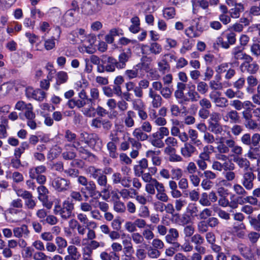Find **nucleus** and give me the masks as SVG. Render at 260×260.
<instances>
[{"label": "nucleus", "mask_w": 260, "mask_h": 260, "mask_svg": "<svg viewBox=\"0 0 260 260\" xmlns=\"http://www.w3.org/2000/svg\"><path fill=\"white\" fill-rule=\"evenodd\" d=\"M214 104L217 108H225L229 106V101L226 98L220 96Z\"/></svg>", "instance_id": "bf43d9fd"}, {"label": "nucleus", "mask_w": 260, "mask_h": 260, "mask_svg": "<svg viewBox=\"0 0 260 260\" xmlns=\"http://www.w3.org/2000/svg\"><path fill=\"white\" fill-rule=\"evenodd\" d=\"M46 171V168L43 165H41L36 167H32L29 170V175L30 178L34 179L38 175H41Z\"/></svg>", "instance_id": "c9c22d12"}, {"label": "nucleus", "mask_w": 260, "mask_h": 260, "mask_svg": "<svg viewBox=\"0 0 260 260\" xmlns=\"http://www.w3.org/2000/svg\"><path fill=\"white\" fill-rule=\"evenodd\" d=\"M234 160L240 168L244 169L245 171H250V164L247 158L237 156L234 158Z\"/></svg>", "instance_id": "2f4dec72"}, {"label": "nucleus", "mask_w": 260, "mask_h": 260, "mask_svg": "<svg viewBox=\"0 0 260 260\" xmlns=\"http://www.w3.org/2000/svg\"><path fill=\"white\" fill-rule=\"evenodd\" d=\"M74 148H76L79 152L82 154V157L86 158L87 157H89L91 155V153L87 150L85 149L82 147L80 146V143L79 142H74L72 145Z\"/></svg>", "instance_id": "864d4df0"}, {"label": "nucleus", "mask_w": 260, "mask_h": 260, "mask_svg": "<svg viewBox=\"0 0 260 260\" xmlns=\"http://www.w3.org/2000/svg\"><path fill=\"white\" fill-rule=\"evenodd\" d=\"M86 173L90 177L96 180L98 185L102 188V194H106L109 191L110 186L108 184V178L103 173L102 169L89 166L86 169Z\"/></svg>", "instance_id": "f257e3e1"}, {"label": "nucleus", "mask_w": 260, "mask_h": 260, "mask_svg": "<svg viewBox=\"0 0 260 260\" xmlns=\"http://www.w3.org/2000/svg\"><path fill=\"white\" fill-rule=\"evenodd\" d=\"M74 204L69 200L64 201L62 206L56 205L53 210L56 215H58L63 220H68L74 216Z\"/></svg>", "instance_id": "7ed1b4c3"}, {"label": "nucleus", "mask_w": 260, "mask_h": 260, "mask_svg": "<svg viewBox=\"0 0 260 260\" xmlns=\"http://www.w3.org/2000/svg\"><path fill=\"white\" fill-rule=\"evenodd\" d=\"M246 226L243 222H234L233 225V231L236 236L240 239H244L246 233Z\"/></svg>", "instance_id": "4be33fe9"}, {"label": "nucleus", "mask_w": 260, "mask_h": 260, "mask_svg": "<svg viewBox=\"0 0 260 260\" xmlns=\"http://www.w3.org/2000/svg\"><path fill=\"white\" fill-rule=\"evenodd\" d=\"M80 140L89 146H93L96 150L100 149L102 146V141L95 135H89L86 133H82Z\"/></svg>", "instance_id": "1a4fd4ad"}, {"label": "nucleus", "mask_w": 260, "mask_h": 260, "mask_svg": "<svg viewBox=\"0 0 260 260\" xmlns=\"http://www.w3.org/2000/svg\"><path fill=\"white\" fill-rule=\"evenodd\" d=\"M244 7L241 3H238L234 8L230 10V14L231 17L238 18L240 17V13L243 12Z\"/></svg>", "instance_id": "58836bf2"}, {"label": "nucleus", "mask_w": 260, "mask_h": 260, "mask_svg": "<svg viewBox=\"0 0 260 260\" xmlns=\"http://www.w3.org/2000/svg\"><path fill=\"white\" fill-rule=\"evenodd\" d=\"M37 192L38 193V199L44 204V203L47 201L48 199V189L45 186L40 185L37 188Z\"/></svg>", "instance_id": "7c9ffc66"}, {"label": "nucleus", "mask_w": 260, "mask_h": 260, "mask_svg": "<svg viewBox=\"0 0 260 260\" xmlns=\"http://www.w3.org/2000/svg\"><path fill=\"white\" fill-rule=\"evenodd\" d=\"M197 92L199 93L204 94L206 93L208 90V86L206 82L200 81L197 83Z\"/></svg>", "instance_id": "680f3d73"}, {"label": "nucleus", "mask_w": 260, "mask_h": 260, "mask_svg": "<svg viewBox=\"0 0 260 260\" xmlns=\"http://www.w3.org/2000/svg\"><path fill=\"white\" fill-rule=\"evenodd\" d=\"M162 183L157 180H153L152 182L147 183L145 185V191L149 194L153 195L155 193V189L158 190Z\"/></svg>", "instance_id": "c756f323"}, {"label": "nucleus", "mask_w": 260, "mask_h": 260, "mask_svg": "<svg viewBox=\"0 0 260 260\" xmlns=\"http://www.w3.org/2000/svg\"><path fill=\"white\" fill-rule=\"evenodd\" d=\"M14 236L17 238L23 237L27 239L29 237L30 231L27 225L22 224L20 226L15 227L13 230Z\"/></svg>", "instance_id": "a211bd4d"}, {"label": "nucleus", "mask_w": 260, "mask_h": 260, "mask_svg": "<svg viewBox=\"0 0 260 260\" xmlns=\"http://www.w3.org/2000/svg\"><path fill=\"white\" fill-rule=\"evenodd\" d=\"M142 67V64L138 63L134 66L132 69L126 70L124 72L125 76L128 80H132L135 78H138L139 76V69Z\"/></svg>", "instance_id": "393cba45"}, {"label": "nucleus", "mask_w": 260, "mask_h": 260, "mask_svg": "<svg viewBox=\"0 0 260 260\" xmlns=\"http://www.w3.org/2000/svg\"><path fill=\"white\" fill-rule=\"evenodd\" d=\"M55 243L57 245V252L58 253L62 254L64 249L67 246V240L61 237H57L55 238Z\"/></svg>", "instance_id": "a19ab883"}, {"label": "nucleus", "mask_w": 260, "mask_h": 260, "mask_svg": "<svg viewBox=\"0 0 260 260\" xmlns=\"http://www.w3.org/2000/svg\"><path fill=\"white\" fill-rule=\"evenodd\" d=\"M16 192L17 196L24 200V206L26 209L32 210L36 208L37 201L34 199L32 194L30 192L22 189H19L16 190Z\"/></svg>", "instance_id": "0eeeda50"}, {"label": "nucleus", "mask_w": 260, "mask_h": 260, "mask_svg": "<svg viewBox=\"0 0 260 260\" xmlns=\"http://www.w3.org/2000/svg\"><path fill=\"white\" fill-rule=\"evenodd\" d=\"M61 148L58 146H54L49 151L47 157L48 158H54L56 157L57 155L61 152Z\"/></svg>", "instance_id": "052dcab7"}, {"label": "nucleus", "mask_w": 260, "mask_h": 260, "mask_svg": "<svg viewBox=\"0 0 260 260\" xmlns=\"http://www.w3.org/2000/svg\"><path fill=\"white\" fill-rule=\"evenodd\" d=\"M250 50L252 55L256 57L260 56V45L258 43H253L250 46Z\"/></svg>", "instance_id": "69168bd1"}, {"label": "nucleus", "mask_w": 260, "mask_h": 260, "mask_svg": "<svg viewBox=\"0 0 260 260\" xmlns=\"http://www.w3.org/2000/svg\"><path fill=\"white\" fill-rule=\"evenodd\" d=\"M148 98L151 100V105L154 108H158L162 105V98L160 94L157 93L154 90L149 89Z\"/></svg>", "instance_id": "dca6fc26"}, {"label": "nucleus", "mask_w": 260, "mask_h": 260, "mask_svg": "<svg viewBox=\"0 0 260 260\" xmlns=\"http://www.w3.org/2000/svg\"><path fill=\"white\" fill-rule=\"evenodd\" d=\"M107 149L109 152V155L113 158H116L118 157V154L116 151L117 147L113 142H109L107 145Z\"/></svg>", "instance_id": "de8ad7c7"}, {"label": "nucleus", "mask_w": 260, "mask_h": 260, "mask_svg": "<svg viewBox=\"0 0 260 260\" xmlns=\"http://www.w3.org/2000/svg\"><path fill=\"white\" fill-rule=\"evenodd\" d=\"M187 95L192 102L198 101L201 98L199 93L195 90L194 85H192L189 87Z\"/></svg>", "instance_id": "79ce46f5"}, {"label": "nucleus", "mask_w": 260, "mask_h": 260, "mask_svg": "<svg viewBox=\"0 0 260 260\" xmlns=\"http://www.w3.org/2000/svg\"><path fill=\"white\" fill-rule=\"evenodd\" d=\"M247 237L250 243L255 244L260 238V233L256 232H251L248 234Z\"/></svg>", "instance_id": "774afa93"}, {"label": "nucleus", "mask_w": 260, "mask_h": 260, "mask_svg": "<svg viewBox=\"0 0 260 260\" xmlns=\"http://www.w3.org/2000/svg\"><path fill=\"white\" fill-rule=\"evenodd\" d=\"M68 80V75L66 72L59 71L56 75V83L54 87L56 90L59 89V86L67 82Z\"/></svg>", "instance_id": "bb28decb"}, {"label": "nucleus", "mask_w": 260, "mask_h": 260, "mask_svg": "<svg viewBox=\"0 0 260 260\" xmlns=\"http://www.w3.org/2000/svg\"><path fill=\"white\" fill-rule=\"evenodd\" d=\"M78 12L74 10H69L62 16L61 23L66 27H70L78 21Z\"/></svg>", "instance_id": "ddd939ff"}, {"label": "nucleus", "mask_w": 260, "mask_h": 260, "mask_svg": "<svg viewBox=\"0 0 260 260\" xmlns=\"http://www.w3.org/2000/svg\"><path fill=\"white\" fill-rule=\"evenodd\" d=\"M78 183L85 187V189L91 198L101 197L102 192L97 190L95 183L91 180L88 181L87 178L84 176H80L77 180Z\"/></svg>", "instance_id": "39448f33"}, {"label": "nucleus", "mask_w": 260, "mask_h": 260, "mask_svg": "<svg viewBox=\"0 0 260 260\" xmlns=\"http://www.w3.org/2000/svg\"><path fill=\"white\" fill-rule=\"evenodd\" d=\"M103 63H106V71L107 72H113L115 69H119L118 67L117 60L113 57H108L106 62L102 61Z\"/></svg>", "instance_id": "a878e982"}, {"label": "nucleus", "mask_w": 260, "mask_h": 260, "mask_svg": "<svg viewBox=\"0 0 260 260\" xmlns=\"http://www.w3.org/2000/svg\"><path fill=\"white\" fill-rule=\"evenodd\" d=\"M196 151L195 146L190 142L185 143L180 149L181 155L186 158L191 157Z\"/></svg>", "instance_id": "6ab92c4d"}, {"label": "nucleus", "mask_w": 260, "mask_h": 260, "mask_svg": "<svg viewBox=\"0 0 260 260\" xmlns=\"http://www.w3.org/2000/svg\"><path fill=\"white\" fill-rule=\"evenodd\" d=\"M164 17L167 19L174 18L176 15V11L173 7H168L163 10Z\"/></svg>", "instance_id": "5fc2aeb1"}, {"label": "nucleus", "mask_w": 260, "mask_h": 260, "mask_svg": "<svg viewBox=\"0 0 260 260\" xmlns=\"http://www.w3.org/2000/svg\"><path fill=\"white\" fill-rule=\"evenodd\" d=\"M113 208L117 213H124L126 210L125 204L120 201H115L113 204Z\"/></svg>", "instance_id": "6e6d98bb"}, {"label": "nucleus", "mask_w": 260, "mask_h": 260, "mask_svg": "<svg viewBox=\"0 0 260 260\" xmlns=\"http://www.w3.org/2000/svg\"><path fill=\"white\" fill-rule=\"evenodd\" d=\"M51 185L56 191L59 192H65L71 188L70 181L60 177L54 178L52 180Z\"/></svg>", "instance_id": "6e6552de"}, {"label": "nucleus", "mask_w": 260, "mask_h": 260, "mask_svg": "<svg viewBox=\"0 0 260 260\" xmlns=\"http://www.w3.org/2000/svg\"><path fill=\"white\" fill-rule=\"evenodd\" d=\"M29 147L28 143L24 142L21 143L19 148L15 149L14 155L16 157H20L21 154L24 152L25 149H27Z\"/></svg>", "instance_id": "13d9d810"}, {"label": "nucleus", "mask_w": 260, "mask_h": 260, "mask_svg": "<svg viewBox=\"0 0 260 260\" xmlns=\"http://www.w3.org/2000/svg\"><path fill=\"white\" fill-rule=\"evenodd\" d=\"M233 189L234 192L238 196L237 197H245L247 194V190L242 185L238 183H235L233 185Z\"/></svg>", "instance_id": "c03bdc74"}, {"label": "nucleus", "mask_w": 260, "mask_h": 260, "mask_svg": "<svg viewBox=\"0 0 260 260\" xmlns=\"http://www.w3.org/2000/svg\"><path fill=\"white\" fill-rule=\"evenodd\" d=\"M255 176L252 171L251 169L250 171H246L243 173L241 184L247 190H251L254 187V181Z\"/></svg>", "instance_id": "4468645a"}, {"label": "nucleus", "mask_w": 260, "mask_h": 260, "mask_svg": "<svg viewBox=\"0 0 260 260\" xmlns=\"http://www.w3.org/2000/svg\"><path fill=\"white\" fill-rule=\"evenodd\" d=\"M231 201L229 202V207L233 209L238 207L239 205H243V202L241 197H235V194H233L230 197Z\"/></svg>", "instance_id": "37998d69"}, {"label": "nucleus", "mask_w": 260, "mask_h": 260, "mask_svg": "<svg viewBox=\"0 0 260 260\" xmlns=\"http://www.w3.org/2000/svg\"><path fill=\"white\" fill-rule=\"evenodd\" d=\"M128 188H123L119 191V193L123 200H128L129 198H133L134 195H137V191L136 189Z\"/></svg>", "instance_id": "e433bc0d"}, {"label": "nucleus", "mask_w": 260, "mask_h": 260, "mask_svg": "<svg viewBox=\"0 0 260 260\" xmlns=\"http://www.w3.org/2000/svg\"><path fill=\"white\" fill-rule=\"evenodd\" d=\"M160 153V150H150L146 152V155L147 157L151 158L153 165L159 166L161 164V158L158 156Z\"/></svg>", "instance_id": "5701e85b"}, {"label": "nucleus", "mask_w": 260, "mask_h": 260, "mask_svg": "<svg viewBox=\"0 0 260 260\" xmlns=\"http://www.w3.org/2000/svg\"><path fill=\"white\" fill-rule=\"evenodd\" d=\"M186 89L185 83L178 82L176 85V89L174 91V96L177 100L182 99L184 97V90Z\"/></svg>", "instance_id": "f704fd0d"}, {"label": "nucleus", "mask_w": 260, "mask_h": 260, "mask_svg": "<svg viewBox=\"0 0 260 260\" xmlns=\"http://www.w3.org/2000/svg\"><path fill=\"white\" fill-rule=\"evenodd\" d=\"M132 135L135 139L140 141H145L149 139V136L146 133L139 127L136 128L133 131Z\"/></svg>", "instance_id": "473e14b6"}, {"label": "nucleus", "mask_w": 260, "mask_h": 260, "mask_svg": "<svg viewBox=\"0 0 260 260\" xmlns=\"http://www.w3.org/2000/svg\"><path fill=\"white\" fill-rule=\"evenodd\" d=\"M224 94L228 98L230 99H232L235 98L242 99L244 96L243 92L240 91V90L235 91L232 88L227 89L224 92Z\"/></svg>", "instance_id": "ea45409f"}, {"label": "nucleus", "mask_w": 260, "mask_h": 260, "mask_svg": "<svg viewBox=\"0 0 260 260\" xmlns=\"http://www.w3.org/2000/svg\"><path fill=\"white\" fill-rule=\"evenodd\" d=\"M237 250L245 260H260V250L257 249L255 253L253 251L250 246H248L244 243L238 244Z\"/></svg>", "instance_id": "20e7f679"}, {"label": "nucleus", "mask_w": 260, "mask_h": 260, "mask_svg": "<svg viewBox=\"0 0 260 260\" xmlns=\"http://www.w3.org/2000/svg\"><path fill=\"white\" fill-rule=\"evenodd\" d=\"M243 48L240 46H236L232 49L231 54L236 60H244V61L250 56L243 52Z\"/></svg>", "instance_id": "412c9836"}, {"label": "nucleus", "mask_w": 260, "mask_h": 260, "mask_svg": "<svg viewBox=\"0 0 260 260\" xmlns=\"http://www.w3.org/2000/svg\"><path fill=\"white\" fill-rule=\"evenodd\" d=\"M155 198L162 203H167L169 200V198L166 193L165 186L162 183L158 188V190H156Z\"/></svg>", "instance_id": "b1692460"}, {"label": "nucleus", "mask_w": 260, "mask_h": 260, "mask_svg": "<svg viewBox=\"0 0 260 260\" xmlns=\"http://www.w3.org/2000/svg\"><path fill=\"white\" fill-rule=\"evenodd\" d=\"M236 41V34L234 32L230 31L223 34L221 37H218L216 43L221 45L223 48L228 49L230 45H234Z\"/></svg>", "instance_id": "9d476101"}, {"label": "nucleus", "mask_w": 260, "mask_h": 260, "mask_svg": "<svg viewBox=\"0 0 260 260\" xmlns=\"http://www.w3.org/2000/svg\"><path fill=\"white\" fill-rule=\"evenodd\" d=\"M160 95L165 99L169 100L172 96V90L168 86L163 87L160 91Z\"/></svg>", "instance_id": "e2e57ef3"}, {"label": "nucleus", "mask_w": 260, "mask_h": 260, "mask_svg": "<svg viewBox=\"0 0 260 260\" xmlns=\"http://www.w3.org/2000/svg\"><path fill=\"white\" fill-rule=\"evenodd\" d=\"M111 180L113 185L120 184L124 188L131 187V177L129 176L123 177L120 172H114L111 177Z\"/></svg>", "instance_id": "9b49d317"}, {"label": "nucleus", "mask_w": 260, "mask_h": 260, "mask_svg": "<svg viewBox=\"0 0 260 260\" xmlns=\"http://www.w3.org/2000/svg\"><path fill=\"white\" fill-rule=\"evenodd\" d=\"M244 124L245 127L249 130L254 131L259 128L257 123L252 118L244 121Z\"/></svg>", "instance_id": "8fccbe9b"}, {"label": "nucleus", "mask_w": 260, "mask_h": 260, "mask_svg": "<svg viewBox=\"0 0 260 260\" xmlns=\"http://www.w3.org/2000/svg\"><path fill=\"white\" fill-rule=\"evenodd\" d=\"M232 139H225L223 137H220L219 141L217 142V146L215 147L216 154L215 158L217 160L221 161H226L229 157L225 155L229 153L230 147L229 144L231 143Z\"/></svg>", "instance_id": "f03ea898"}, {"label": "nucleus", "mask_w": 260, "mask_h": 260, "mask_svg": "<svg viewBox=\"0 0 260 260\" xmlns=\"http://www.w3.org/2000/svg\"><path fill=\"white\" fill-rule=\"evenodd\" d=\"M246 156L250 159H255L257 160V162H259L260 159L259 147L250 146Z\"/></svg>", "instance_id": "cd10ccee"}, {"label": "nucleus", "mask_w": 260, "mask_h": 260, "mask_svg": "<svg viewBox=\"0 0 260 260\" xmlns=\"http://www.w3.org/2000/svg\"><path fill=\"white\" fill-rule=\"evenodd\" d=\"M253 57L249 56L240 66L242 72H247L250 74H254L259 69V66L256 62H252Z\"/></svg>", "instance_id": "f8f14e48"}, {"label": "nucleus", "mask_w": 260, "mask_h": 260, "mask_svg": "<svg viewBox=\"0 0 260 260\" xmlns=\"http://www.w3.org/2000/svg\"><path fill=\"white\" fill-rule=\"evenodd\" d=\"M132 56V51L130 48H127L123 50L118 57V67L119 69H123L125 68L126 62Z\"/></svg>", "instance_id": "2eb2a0df"}, {"label": "nucleus", "mask_w": 260, "mask_h": 260, "mask_svg": "<svg viewBox=\"0 0 260 260\" xmlns=\"http://www.w3.org/2000/svg\"><path fill=\"white\" fill-rule=\"evenodd\" d=\"M227 163H224L222 164L221 162L217 160H214L213 161L212 164V168L214 170L218 171L219 172H221L223 169L225 171H226V165Z\"/></svg>", "instance_id": "0e129e2a"}, {"label": "nucleus", "mask_w": 260, "mask_h": 260, "mask_svg": "<svg viewBox=\"0 0 260 260\" xmlns=\"http://www.w3.org/2000/svg\"><path fill=\"white\" fill-rule=\"evenodd\" d=\"M229 145L232 153L237 155L238 156L241 155L242 154V148L241 146L236 145V142L233 139H232L231 143H230Z\"/></svg>", "instance_id": "3c124183"}, {"label": "nucleus", "mask_w": 260, "mask_h": 260, "mask_svg": "<svg viewBox=\"0 0 260 260\" xmlns=\"http://www.w3.org/2000/svg\"><path fill=\"white\" fill-rule=\"evenodd\" d=\"M191 222V218L190 215L186 214H183L178 219V223L180 225H187Z\"/></svg>", "instance_id": "4d7b16f0"}, {"label": "nucleus", "mask_w": 260, "mask_h": 260, "mask_svg": "<svg viewBox=\"0 0 260 260\" xmlns=\"http://www.w3.org/2000/svg\"><path fill=\"white\" fill-rule=\"evenodd\" d=\"M199 202L203 206L207 207L211 206V202L209 200L208 195L207 192H203L201 194Z\"/></svg>", "instance_id": "338daca9"}, {"label": "nucleus", "mask_w": 260, "mask_h": 260, "mask_svg": "<svg viewBox=\"0 0 260 260\" xmlns=\"http://www.w3.org/2000/svg\"><path fill=\"white\" fill-rule=\"evenodd\" d=\"M240 117L238 112L235 110L228 111L223 117L224 122H230L231 123H237L240 121Z\"/></svg>", "instance_id": "aec40b11"}, {"label": "nucleus", "mask_w": 260, "mask_h": 260, "mask_svg": "<svg viewBox=\"0 0 260 260\" xmlns=\"http://www.w3.org/2000/svg\"><path fill=\"white\" fill-rule=\"evenodd\" d=\"M157 64L159 71L162 74L168 72L170 70V64L166 59H162L161 61L158 62Z\"/></svg>", "instance_id": "09e8293b"}, {"label": "nucleus", "mask_w": 260, "mask_h": 260, "mask_svg": "<svg viewBox=\"0 0 260 260\" xmlns=\"http://www.w3.org/2000/svg\"><path fill=\"white\" fill-rule=\"evenodd\" d=\"M179 237V234L177 229L170 228L165 236V241L167 243L171 242L172 241H178Z\"/></svg>", "instance_id": "72a5a7b5"}, {"label": "nucleus", "mask_w": 260, "mask_h": 260, "mask_svg": "<svg viewBox=\"0 0 260 260\" xmlns=\"http://www.w3.org/2000/svg\"><path fill=\"white\" fill-rule=\"evenodd\" d=\"M252 75L253 74H251L247 78V83L248 86L247 87L246 90L248 92H251V88L256 86L258 83L257 78Z\"/></svg>", "instance_id": "a18cd8bd"}, {"label": "nucleus", "mask_w": 260, "mask_h": 260, "mask_svg": "<svg viewBox=\"0 0 260 260\" xmlns=\"http://www.w3.org/2000/svg\"><path fill=\"white\" fill-rule=\"evenodd\" d=\"M136 116V113L132 110H129L126 112L124 118V122L127 127H132L134 126V118Z\"/></svg>", "instance_id": "c85d7f7f"}, {"label": "nucleus", "mask_w": 260, "mask_h": 260, "mask_svg": "<svg viewBox=\"0 0 260 260\" xmlns=\"http://www.w3.org/2000/svg\"><path fill=\"white\" fill-rule=\"evenodd\" d=\"M203 31V28L200 26L199 22L196 23V25H192L185 30V35L189 38H197L199 37Z\"/></svg>", "instance_id": "f3484780"}, {"label": "nucleus", "mask_w": 260, "mask_h": 260, "mask_svg": "<svg viewBox=\"0 0 260 260\" xmlns=\"http://www.w3.org/2000/svg\"><path fill=\"white\" fill-rule=\"evenodd\" d=\"M208 129L209 131L215 135H220L223 132L222 126L218 122H208Z\"/></svg>", "instance_id": "4c0bfd02"}, {"label": "nucleus", "mask_w": 260, "mask_h": 260, "mask_svg": "<svg viewBox=\"0 0 260 260\" xmlns=\"http://www.w3.org/2000/svg\"><path fill=\"white\" fill-rule=\"evenodd\" d=\"M188 138L190 139L192 143L197 146L201 145L202 142L200 140L198 139V132L193 129H189L188 132Z\"/></svg>", "instance_id": "49530a36"}, {"label": "nucleus", "mask_w": 260, "mask_h": 260, "mask_svg": "<svg viewBox=\"0 0 260 260\" xmlns=\"http://www.w3.org/2000/svg\"><path fill=\"white\" fill-rule=\"evenodd\" d=\"M147 253L148 256L151 259H156L158 258L161 254V252L159 250L151 246H149L148 248Z\"/></svg>", "instance_id": "603ef678"}, {"label": "nucleus", "mask_w": 260, "mask_h": 260, "mask_svg": "<svg viewBox=\"0 0 260 260\" xmlns=\"http://www.w3.org/2000/svg\"><path fill=\"white\" fill-rule=\"evenodd\" d=\"M102 8V4L99 0L85 1L81 7L83 13L88 15H91L99 12Z\"/></svg>", "instance_id": "423d86ee"}]
</instances>
